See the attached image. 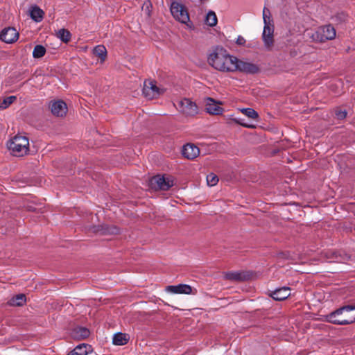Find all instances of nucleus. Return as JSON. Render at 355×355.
Masks as SVG:
<instances>
[{"label": "nucleus", "mask_w": 355, "mask_h": 355, "mask_svg": "<svg viewBox=\"0 0 355 355\" xmlns=\"http://www.w3.org/2000/svg\"><path fill=\"white\" fill-rule=\"evenodd\" d=\"M270 12L268 9L266 8H264L263 10V19L264 25H266V23L267 24H272V19L270 17Z\"/></svg>", "instance_id": "c756f323"}, {"label": "nucleus", "mask_w": 355, "mask_h": 355, "mask_svg": "<svg viewBox=\"0 0 355 355\" xmlns=\"http://www.w3.org/2000/svg\"><path fill=\"white\" fill-rule=\"evenodd\" d=\"M30 16L35 21L40 22L43 19L44 12L38 6H34L30 10Z\"/></svg>", "instance_id": "412c9836"}, {"label": "nucleus", "mask_w": 355, "mask_h": 355, "mask_svg": "<svg viewBox=\"0 0 355 355\" xmlns=\"http://www.w3.org/2000/svg\"><path fill=\"white\" fill-rule=\"evenodd\" d=\"M290 295V288L286 286L277 288L270 294V296L277 301L284 300Z\"/></svg>", "instance_id": "dca6fc26"}, {"label": "nucleus", "mask_w": 355, "mask_h": 355, "mask_svg": "<svg viewBox=\"0 0 355 355\" xmlns=\"http://www.w3.org/2000/svg\"><path fill=\"white\" fill-rule=\"evenodd\" d=\"M57 37L63 42L67 43L71 37L70 32L64 28H61L57 32Z\"/></svg>", "instance_id": "5701e85b"}, {"label": "nucleus", "mask_w": 355, "mask_h": 355, "mask_svg": "<svg viewBox=\"0 0 355 355\" xmlns=\"http://www.w3.org/2000/svg\"><path fill=\"white\" fill-rule=\"evenodd\" d=\"M234 67V69H233V72L239 71L248 74L257 73L259 70V68L257 64L248 61L239 60L236 57Z\"/></svg>", "instance_id": "0eeeda50"}, {"label": "nucleus", "mask_w": 355, "mask_h": 355, "mask_svg": "<svg viewBox=\"0 0 355 355\" xmlns=\"http://www.w3.org/2000/svg\"><path fill=\"white\" fill-rule=\"evenodd\" d=\"M178 110L186 116H194L198 114V107L196 103L187 98L178 102Z\"/></svg>", "instance_id": "39448f33"}, {"label": "nucleus", "mask_w": 355, "mask_h": 355, "mask_svg": "<svg viewBox=\"0 0 355 355\" xmlns=\"http://www.w3.org/2000/svg\"><path fill=\"white\" fill-rule=\"evenodd\" d=\"M205 23L209 26H214L217 24V17L214 12L209 11L205 18Z\"/></svg>", "instance_id": "b1692460"}, {"label": "nucleus", "mask_w": 355, "mask_h": 355, "mask_svg": "<svg viewBox=\"0 0 355 355\" xmlns=\"http://www.w3.org/2000/svg\"><path fill=\"white\" fill-rule=\"evenodd\" d=\"M150 184L155 189L167 191L173 186L174 181L170 177L156 175L151 179Z\"/></svg>", "instance_id": "1a4fd4ad"}, {"label": "nucleus", "mask_w": 355, "mask_h": 355, "mask_svg": "<svg viewBox=\"0 0 355 355\" xmlns=\"http://www.w3.org/2000/svg\"><path fill=\"white\" fill-rule=\"evenodd\" d=\"M336 116L338 119H343L347 116V112L345 110H340L336 112Z\"/></svg>", "instance_id": "7c9ffc66"}, {"label": "nucleus", "mask_w": 355, "mask_h": 355, "mask_svg": "<svg viewBox=\"0 0 355 355\" xmlns=\"http://www.w3.org/2000/svg\"><path fill=\"white\" fill-rule=\"evenodd\" d=\"M243 126H245V127H248V128L251 127L250 125H247V124H243Z\"/></svg>", "instance_id": "72a5a7b5"}, {"label": "nucleus", "mask_w": 355, "mask_h": 355, "mask_svg": "<svg viewBox=\"0 0 355 355\" xmlns=\"http://www.w3.org/2000/svg\"><path fill=\"white\" fill-rule=\"evenodd\" d=\"M94 53L101 60H105L107 54L106 49L103 45H98L94 49Z\"/></svg>", "instance_id": "a878e982"}, {"label": "nucleus", "mask_w": 355, "mask_h": 355, "mask_svg": "<svg viewBox=\"0 0 355 355\" xmlns=\"http://www.w3.org/2000/svg\"><path fill=\"white\" fill-rule=\"evenodd\" d=\"M218 182V176L214 173H210L207 176V184L210 187L215 186Z\"/></svg>", "instance_id": "c85d7f7f"}, {"label": "nucleus", "mask_w": 355, "mask_h": 355, "mask_svg": "<svg viewBox=\"0 0 355 355\" xmlns=\"http://www.w3.org/2000/svg\"><path fill=\"white\" fill-rule=\"evenodd\" d=\"M18 38L19 33L12 27L5 28L0 33V40L7 44H12Z\"/></svg>", "instance_id": "9d476101"}, {"label": "nucleus", "mask_w": 355, "mask_h": 355, "mask_svg": "<svg viewBox=\"0 0 355 355\" xmlns=\"http://www.w3.org/2000/svg\"><path fill=\"white\" fill-rule=\"evenodd\" d=\"M130 336L121 332L116 333L114 335L112 343L115 345H124L128 343Z\"/></svg>", "instance_id": "aec40b11"}, {"label": "nucleus", "mask_w": 355, "mask_h": 355, "mask_svg": "<svg viewBox=\"0 0 355 355\" xmlns=\"http://www.w3.org/2000/svg\"><path fill=\"white\" fill-rule=\"evenodd\" d=\"M7 147L12 155L22 157L28 153L29 141L26 137L17 135L8 141Z\"/></svg>", "instance_id": "f03ea898"}, {"label": "nucleus", "mask_w": 355, "mask_h": 355, "mask_svg": "<svg viewBox=\"0 0 355 355\" xmlns=\"http://www.w3.org/2000/svg\"><path fill=\"white\" fill-rule=\"evenodd\" d=\"M171 12L173 17L180 22L189 26L191 23L187 10L182 3L173 1L171 5Z\"/></svg>", "instance_id": "20e7f679"}, {"label": "nucleus", "mask_w": 355, "mask_h": 355, "mask_svg": "<svg viewBox=\"0 0 355 355\" xmlns=\"http://www.w3.org/2000/svg\"><path fill=\"white\" fill-rule=\"evenodd\" d=\"M245 39L243 37L239 35L236 39V43L237 45L243 46L245 44Z\"/></svg>", "instance_id": "2f4dec72"}, {"label": "nucleus", "mask_w": 355, "mask_h": 355, "mask_svg": "<svg viewBox=\"0 0 355 355\" xmlns=\"http://www.w3.org/2000/svg\"><path fill=\"white\" fill-rule=\"evenodd\" d=\"M251 273L245 271H230L225 274L226 279L234 282L248 280L251 277Z\"/></svg>", "instance_id": "ddd939ff"}, {"label": "nucleus", "mask_w": 355, "mask_h": 355, "mask_svg": "<svg viewBox=\"0 0 355 355\" xmlns=\"http://www.w3.org/2000/svg\"><path fill=\"white\" fill-rule=\"evenodd\" d=\"M15 99L16 97L15 96H10L6 98L0 104V109L7 108L10 105H11L15 101Z\"/></svg>", "instance_id": "cd10ccee"}, {"label": "nucleus", "mask_w": 355, "mask_h": 355, "mask_svg": "<svg viewBox=\"0 0 355 355\" xmlns=\"http://www.w3.org/2000/svg\"><path fill=\"white\" fill-rule=\"evenodd\" d=\"M273 33H274V26L273 24H267L264 25L263 33H262V39L264 43V45L267 49H270L273 44Z\"/></svg>", "instance_id": "f8f14e48"}, {"label": "nucleus", "mask_w": 355, "mask_h": 355, "mask_svg": "<svg viewBox=\"0 0 355 355\" xmlns=\"http://www.w3.org/2000/svg\"><path fill=\"white\" fill-rule=\"evenodd\" d=\"M49 107L52 114L58 117L65 116L68 110L66 103L62 100L51 101Z\"/></svg>", "instance_id": "9b49d317"}, {"label": "nucleus", "mask_w": 355, "mask_h": 355, "mask_svg": "<svg viewBox=\"0 0 355 355\" xmlns=\"http://www.w3.org/2000/svg\"><path fill=\"white\" fill-rule=\"evenodd\" d=\"M92 350V347L87 344H80L77 345L73 350L66 355H87Z\"/></svg>", "instance_id": "6ab92c4d"}, {"label": "nucleus", "mask_w": 355, "mask_h": 355, "mask_svg": "<svg viewBox=\"0 0 355 355\" xmlns=\"http://www.w3.org/2000/svg\"><path fill=\"white\" fill-rule=\"evenodd\" d=\"M150 5V3H144V6H146V9L148 10V15L150 14L149 10H148V6Z\"/></svg>", "instance_id": "473e14b6"}, {"label": "nucleus", "mask_w": 355, "mask_h": 355, "mask_svg": "<svg viewBox=\"0 0 355 355\" xmlns=\"http://www.w3.org/2000/svg\"><path fill=\"white\" fill-rule=\"evenodd\" d=\"M355 310V305L343 306L335 311L331 313L328 315V320L335 324L345 325L355 322V316L351 317L349 319L340 320L337 317L341 315L344 311H351Z\"/></svg>", "instance_id": "7ed1b4c3"}, {"label": "nucleus", "mask_w": 355, "mask_h": 355, "mask_svg": "<svg viewBox=\"0 0 355 355\" xmlns=\"http://www.w3.org/2000/svg\"><path fill=\"white\" fill-rule=\"evenodd\" d=\"M336 37V31L331 25L320 27L313 35V40L320 42L333 40Z\"/></svg>", "instance_id": "6e6552de"}, {"label": "nucleus", "mask_w": 355, "mask_h": 355, "mask_svg": "<svg viewBox=\"0 0 355 355\" xmlns=\"http://www.w3.org/2000/svg\"><path fill=\"white\" fill-rule=\"evenodd\" d=\"M46 53V49L42 45H36L33 51V57L34 58H40Z\"/></svg>", "instance_id": "393cba45"}, {"label": "nucleus", "mask_w": 355, "mask_h": 355, "mask_svg": "<svg viewBox=\"0 0 355 355\" xmlns=\"http://www.w3.org/2000/svg\"><path fill=\"white\" fill-rule=\"evenodd\" d=\"M241 112L248 117L252 119H256L259 117L258 113L252 108H242L241 109Z\"/></svg>", "instance_id": "bb28decb"}, {"label": "nucleus", "mask_w": 355, "mask_h": 355, "mask_svg": "<svg viewBox=\"0 0 355 355\" xmlns=\"http://www.w3.org/2000/svg\"><path fill=\"white\" fill-rule=\"evenodd\" d=\"M182 154L184 157L193 159L199 155L200 150L194 144H187L182 147Z\"/></svg>", "instance_id": "4468645a"}, {"label": "nucleus", "mask_w": 355, "mask_h": 355, "mask_svg": "<svg viewBox=\"0 0 355 355\" xmlns=\"http://www.w3.org/2000/svg\"><path fill=\"white\" fill-rule=\"evenodd\" d=\"M209 64L214 69L223 73H232L234 69L236 57L231 55L222 46L214 47L207 57Z\"/></svg>", "instance_id": "f257e3e1"}, {"label": "nucleus", "mask_w": 355, "mask_h": 355, "mask_svg": "<svg viewBox=\"0 0 355 355\" xmlns=\"http://www.w3.org/2000/svg\"><path fill=\"white\" fill-rule=\"evenodd\" d=\"M166 291L175 294H190L192 291V288L188 284H178L167 286Z\"/></svg>", "instance_id": "f3484780"}, {"label": "nucleus", "mask_w": 355, "mask_h": 355, "mask_svg": "<svg viewBox=\"0 0 355 355\" xmlns=\"http://www.w3.org/2000/svg\"><path fill=\"white\" fill-rule=\"evenodd\" d=\"M90 335V331L83 327H77L72 330L71 336L74 339L83 340L88 338Z\"/></svg>", "instance_id": "a211bd4d"}, {"label": "nucleus", "mask_w": 355, "mask_h": 355, "mask_svg": "<svg viewBox=\"0 0 355 355\" xmlns=\"http://www.w3.org/2000/svg\"><path fill=\"white\" fill-rule=\"evenodd\" d=\"M205 110L210 114H221L223 109L219 105V103L213 98H207L206 100Z\"/></svg>", "instance_id": "2eb2a0df"}, {"label": "nucleus", "mask_w": 355, "mask_h": 355, "mask_svg": "<svg viewBox=\"0 0 355 355\" xmlns=\"http://www.w3.org/2000/svg\"><path fill=\"white\" fill-rule=\"evenodd\" d=\"M26 303V296L24 294H19L13 297L9 301V304L12 306H23Z\"/></svg>", "instance_id": "4be33fe9"}, {"label": "nucleus", "mask_w": 355, "mask_h": 355, "mask_svg": "<svg viewBox=\"0 0 355 355\" xmlns=\"http://www.w3.org/2000/svg\"><path fill=\"white\" fill-rule=\"evenodd\" d=\"M165 89L157 86L156 83L152 80H146L144 83L143 94L148 99L157 98L159 95L164 94Z\"/></svg>", "instance_id": "423d86ee"}]
</instances>
